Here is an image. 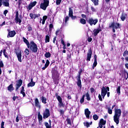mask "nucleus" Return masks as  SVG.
I'll list each match as a JSON object with an SVG mask.
<instances>
[{
	"mask_svg": "<svg viewBox=\"0 0 128 128\" xmlns=\"http://www.w3.org/2000/svg\"><path fill=\"white\" fill-rule=\"evenodd\" d=\"M122 116V110L118 108H115L114 120L116 124L120 123V118Z\"/></svg>",
	"mask_w": 128,
	"mask_h": 128,
	"instance_id": "f257e3e1",
	"label": "nucleus"
},
{
	"mask_svg": "<svg viewBox=\"0 0 128 128\" xmlns=\"http://www.w3.org/2000/svg\"><path fill=\"white\" fill-rule=\"evenodd\" d=\"M109 28H112L113 32H116V30L120 28V24L114 22L109 25Z\"/></svg>",
	"mask_w": 128,
	"mask_h": 128,
	"instance_id": "f03ea898",
	"label": "nucleus"
},
{
	"mask_svg": "<svg viewBox=\"0 0 128 128\" xmlns=\"http://www.w3.org/2000/svg\"><path fill=\"white\" fill-rule=\"evenodd\" d=\"M30 51L32 52H38V46L34 42L32 41L30 42Z\"/></svg>",
	"mask_w": 128,
	"mask_h": 128,
	"instance_id": "7ed1b4c3",
	"label": "nucleus"
},
{
	"mask_svg": "<svg viewBox=\"0 0 128 128\" xmlns=\"http://www.w3.org/2000/svg\"><path fill=\"white\" fill-rule=\"evenodd\" d=\"M48 4H50V1L48 0H44L40 4V8L44 10H46V8L48 6Z\"/></svg>",
	"mask_w": 128,
	"mask_h": 128,
	"instance_id": "20e7f679",
	"label": "nucleus"
},
{
	"mask_svg": "<svg viewBox=\"0 0 128 128\" xmlns=\"http://www.w3.org/2000/svg\"><path fill=\"white\" fill-rule=\"evenodd\" d=\"M88 24H90V26H96L98 20V19H94L92 18H89L88 20L87 21Z\"/></svg>",
	"mask_w": 128,
	"mask_h": 128,
	"instance_id": "39448f33",
	"label": "nucleus"
},
{
	"mask_svg": "<svg viewBox=\"0 0 128 128\" xmlns=\"http://www.w3.org/2000/svg\"><path fill=\"white\" fill-rule=\"evenodd\" d=\"M50 116V110L46 108L43 113V118H48Z\"/></svg>",
	"mask_w": 128,
	"mask_h": 128,
	"instance_id": "423d86ee",
	"label": "nucleus"
},
{
	"mask_svg": "<svg viewBox=\"0 0 128 128\" xmlns=\"http://www.w3.org/2000/svg\"><path fill=\"white\" fill-rule=\"evenodd\" d=\"M37 2L36 1H34V2H30L28 6H26L28 10H32V8H34V6H35Z\"/></svg>",
	"mask_w": 128,
	"mask_h": 128,
	"instance_id": "0eeeda50",
	"label": "nucleus"
},
{
	"mask_svg": "<svg viewBox=\"0 0 128 128\" xmlns=\"http://www.w3.org/2000/svg\"><path fill=\"white\" fill-rule=\"evenodd\" d=\"M108 92V90L104 87H103L102 89L101 95L102 97V98H104V96H106V94Z\"/></svg>",
	"mask_w": 128,
	"mask_h": 128,
	"instance_id": "6e6552de",
	"label": "nucleus"
},
{
	"mask_svg": "<svg viewBox=\"0 0 128 128\" xmlns=\"http://www.w3.org/2000/svg\"><path fill=\"white\" fill-rule=\"evenodd\" d=\"M15 20H16V24H18V22L19 24H20L22 22V20H20V18L18 17V12H16Z\"/></svg>",
	"mask_w": 128,
	"mask_h": 128,
	"instance_id": "1a4fd4ad",
	"label": "nucleus"
},
{
	"mask_svg": "<svg viewBox=\"0 0 128 128\" xmlns=\"http://www.w3.org/2000/svg\"><path fill=\"white\" fill-rule=\"evenodd\" d=\"M92 50H88V52L87 54V62H90V58H92Z\"/></svg>",
	"mask_w": 128,
	"mask_h": 128,
	"instance_id": "9d476101",
	"label": "nucleus"
},
{
	"mask_svg": "<svg viewBox=\"0 0 128 128\" xmlns=\"http://www.w3.org/2000/svg\"><path fill=\"white\" fill-rule=\"evenodd\" d=\"M16 55L17 56L18 62H22V52L18 50L16 52Z\"/></svg>",
	"mask_w": 128,
	"mask_h": 128,
	"instance_id": "9b49d317",
	"label": "nucleus"
},
{
	"mask_svg": "<svg viewBox=\"0 0 128 128\" xmlns=\"http://www.w3.org/2000/svg\"><path fill=\"white\" fill-rule=\"evenodd\" d=\"M22 80H18L16 84V90H18V88L22 86Z\"/></svg>",
	"mask_w": 128,
	"mask_h": 128,
	"instance_id": "f8f14e48",
	"label": "nucleus"
},
{
	"mask_svg": "<svg viewBox=\"0 0 128 128\" xmlns=\"http://www.w3.org/2000/svg\"><path fill=\"white\" fill-rule=\"evenodd\" d=\"M128 18V15L125 12H122L121 16H120V20L122 22H124V20Z\"/></svg>",
	"mask_w": 128,
	"mask_h": 128,
	"instance_id": "ddd939ff",
	"label": "nucleus"
},
{
	"mask_svg": "<svg viewBox=\"0 0 128 128\" xmlns=\"http://www.w3.org/2000/svg\"><path fill=\"white\" fill-rule=\"evenodd\" d=\"M30 16L31 18L34 20L40 16V14H34V13H31L30 14Z\"/></svg>",
	"mask_w": 128,
	"mask_h": 128,
	"instance_id": "4468645a",
	"label": "nucleus"
},
{
	"mask_svg": "<svg viewBox=\"0 0 128 128\" xmlns=\"http://www.w3.org/2000/svg\"><path fill=\"white\" fill-rule=\"evenodd\" d=\"M35 106L38 108H40V102L38 101V99L36 98L34 100Z\"/></svg>",
	"mask_w": 128,
	"mask_h": 128,
	"instance_id": "2eb2a0df",
	"label": "nucleus"
},
{
	"mask_svg": "<svg viewBox=\"0 0 128 128\" xmlns=\"http://www.w3.org/2000/svg\"><path fill=\"white\" fill-rule=\"evenodd\" d=\"M93 32H94V36H98V34L100 33V32H102V29L100 28L94 29Z\"/></svg>",
	"mask_w": 128,
	"mask_h": 128,
	"instance_id": "dca6fc26",
	"label": "nucleus"
},
{
	"mask_svg": "<svg viewBox=\"0 0 128 128\" xmlns=\"http://www.w3.org/2000/svg\"><path fill=\"white\" fill-rule=\"evenodd\" d=\"M84 114L86 116V117L88 118H90V110H88V108H86L84 110Z\"/></svg>",
	"mask_w": 128,
	"mask_h": 128,
	"instance_id": "f3484780",
	"label": "nucleus"
},
{
	"mask_svg": "<svg viewBox=\"0 0 128 128\" xmlns=\"http://www.w3.org/2000/svg\"><path fill=\"white\" fill-rule=\"evenodd\" d=\"M14 36H16V31H10L8 32V36H10V38H14Z\"/></svg>",
	"mask_w": 128,
	"mask_h": 128,
	"instance_id": "a211bd4d",
	"label": "nucleus"
},
{
	"mask_svg": "<svg viewBox=\"0 0 128 128\" xmlns=\"http://www.w3.org/2000/svg\"><path fill=\"white\" fill-rule=\"evenodd\" d=\"M98 64V62L96 61V55H94V62L93 64L92 68L93 70L96 66Z\"/></svg>",
	"mask_w": 128,
	"mask_h": 128,
	"instance_id": "6ab92c4d",
	"label": "nucleus"
},
{
	"mask_svg": "<svg viewBox=\"0 0 128 128\" xmlns=\"http://www.w3.org/2000/svg\"><path fill=\"white\" fill-rule=\"evenodd\" d=\"M2 4L4 6H10V2L8 0H2Z\"/></svg>",
	"mask_w": 128,
	"mask_h": 128,
	"instance_id": "aec40b11",
	"label": "nucleus"
},
{
	"mask_svg": "<svg viewBox=\"0 0 128 128\" xmlns=\"http://www.w3.org/2000/svg\"><path fill=\"white\" fill-rule=\"evenodd\" d=\"M77 85L80 88H82V81L80 80V76H78V78H77Z\"/></svg>",
	"mask_w": 128,
	"mask_h": 128,
	"instance_id": "412c9836",
	"label": "nucleus"
},
{
	"mask_svg": "<svg viewBox=\"0 0 128 128\" xmlns=\"http://www.w3.org/2000/svg\"><path fill=\"white\" fill-rule=\"evenodd\" d=\"M49 65H50V61L48 60H47L46 61V63L44 65V66L42 68V70H46V68Z\"/></svg>",
	"mask_w": 128,
	"mask_h": 128,
	"instance_id": "4be33fe9",
	"label": "nucleus"
},
{
	"mask_svg": "<svg viewBox=\"0 0 128 128\" xmlns=\"http://www.w3.org/2000/svg\"><path fill=\"white\" fill-rule=\"evenodd\" d=\"M23 40L24 42H25V44H26L28 48H30V42H28V40H26V38L23 37Z\"/></svg>",
	"mask_w": 128,
	"mask_h": 128,
	"instance_id": "5701e85b",
	"label": "nucleus"
},
{
	"mask_svg": "<svg viewBox=\"0 0 128 128\" xmlns=\"http://www.w3.org/2000/svg\"><path fill=\"white\" fill-rule=\"evenodd\" d=\"M55 96H56L58 100V102H62V97H60V96H58V93H56L55 94Z\"/></svg>",
	"mask_w": 128,
	"mask_h": 128,
	"instance_id": "b1692460",
	"label": "nucleus"
},
{
	"mask_svg": "<svg viewBox=\"0 0 128 128\" xmlns=\"http://www.w3.org/2000/svg\"><path fill=\"white\" fill-rule=\"evenodd\" d=\"M14 88V86H12V84H10L8 87V90H9V92H12Z\"/></svg>",
	"mask_w": 128,
	"mask_h": 128,
	"instance_id": "393cba45",
	"label": "nucleus"
},
{
	"mask_svg": "<svg viewBox=\"0 0 128 128\" xmlns=\"http://www.w3.org/2000/svg\"><path fill=\"white\" fill-rule=\"evenodd\" d=\"M74 14V12L72 10V8H69V12H68V16H73Z\"/></svg>",
	"mask_w": 128,
	"mask_h": 128,
	"instance_id": "a878e982",
	"label": "nucleus"
},
{
	"mask_svg": "<svg viewBox=\"0 0 128 128\" xmlns=\"http://www.w3.org/2000/svg\"><path fill=\"white\" fill-rule=\"evenodd\" d=\"M108 112L109 114H112V109L110 107L107 108Z\"/></svg>",
	"mask_w": 128,
	"mask_h": 128,
	"instance_id": "bb28decb",
	"label": "nucleus"
},
{
	"mask_svg": "<svg viewBox=\"0 0 128 128\" xmlns=\"http://www.w3.org/2000/svg\"><path fill=\"white\" fill-rule=\"evenodd\" d=\"M47 18H48V16H43L42 21V24H44V23L46 22V20Z\"/></svg>",
	"mask_w": 128,
	"mask_h": 128,
	"instance_id": "cd10ccee",
	"label": "nucleus"
},
{
	"mask_svg": "<svg viewBox=\"0 0 128 128\" xmlns=\"http://www.w3.org/2000/svg\"><path fill=\"white\" fill-rule=\"evenodd\" d=\"M35 84H36V82H30L29 84H28V88H30V86H31V87L34 86Z\"/></svg>",
	"mask_w": 128,
	"mask_h": 128,
	"instance_id": "c85d7f7f",
	"label": "nucleus"
},
{
	"mask_svg": "<svg viewBox=\"0 0 128 128\" xmlns=\"http://www.w3.org/2000/svg\"><path fill=\"white\" fill-rule=\"evenodd\" d=\"M41 100L43 104H46V98L44 96H42Z\"/></svg>",
	"mask_w": 128,
	"mask_h": 128,
	"instance_id": "c756f323",
	"label": "nucleus"
},
{
	"mask_svg": "<svg viewBox=\"0 0 128 128\" xmlns=\"http://www.w3.org/2000/svg\"><path fill=\"white\" fill-rule=\"evenodd\" d=\"M80 22L82 24H86V20L84 18H81L80 19Z\"/></svg>",
	"mask_w": 128,
	"mask_h": 128,
	"instance_id": "7c9ffc66",
	"label": "nucleus"
},
{
	"mask_svg": "<svg viewBox=\"0 0 128 128\" xmlns=\"http://www.w3.org/2000/svg\"><path fill=\"white\" fill-rule=\"evenodd\" d=\"M45 42H50V36L48 35L46 36Z\"/></svg>",
	"mask_w": 128,
	"mask_h": 128,
	"instance_id": "2f4dec72",
	"label": "nucleus"
},
{
	"mask_svg": "<svg viewBox=\"0 0 128 128\" xmlns=\"http://www.w3.org/2000/svg\"><path fill=\"white\" fill-rule=\"evenodd\" d=\"M106 120H104V119H101L100 120V124H103V126H104V124H106Z\"/></svg>",
	"mask_w": 128,
	"mask_h": 128,
	"instance_id": "473e14b6",
	"label": "nucleus"
},
{
	"mask_svg": "<svg viewBox=\"0 0 128 128\" xmlns=\"http://www.w3.org/2000/svg\"><path fill=\"white\" fill-rule=\"evenodd\" d=\"M94 2V6H98V0H91Z\"/></svg>",
	"mask_w": 128,
	"mask_h": 128,
	"instance_id": "72a5a7b5",
	"label": "nucleus"
},
{
	"mask_svg": "<svg viewBox=\"0 0 128 128\" xmlns=\"http://www.w3.org/2000/svg\"><path fill=\"white\" fill-rule=\"evenodd\" d=\"M38 120L39 122H40V120H42V116L40 115V114H38Z\"/></svg>",
	"mask_w": 128,
	"mask_h": 128,
	"instance_id": "f704fd0d",
	"label": "nucleus"
},
{
	"mask_svg": "<svg viewBox=\"0 0 128 128\" xmlns=\"http://www.w3.org/2000/svg\"><path fill=\"white\" fill-rule=\"evenodd\" d=\"M118 94H120V86H118L116 90Z\"/></svg>",
	"mask_w": 128,
	"mask_h": 128,
	"instance_id": "c9c22d12",
	"label": "nucleus"
},
{
	"mask_svg": "<svg viewBox=\"0 0 128 128\" xmlns=\"http://www.w3.org/2000/svg\"><path fill=\"white\" fill-rule=\"evenodd\" d=\"M44 56L47 58H50V52H46Z\"/></svg>",
	"mask_w": 128,
	"mask_h": 128,
	"instance_id": "e433bc0d",
	"label": "nucleus"
},
{
	"mask_svg": "<svg viewBox=\"0 0 128 128\" xmlns=\"http://www.w3.org/2000/svg\"><path fill=\"white\" fill-rule=\"evenodd\" d=\"M52 28H54V25L51 24L49 25V31L52 32Z\"/></svg>",
	"mask_w": 128,
	"mask_h": 128,
	"instance_id": "4c0bfd02",
	"label": "nucleus"
},
{
	"mask_svg": "<svg viewBox=\"0 0 128 128\" xmlns=\"http://www.w3.org/2000/svg\"><path fill=\"white\" fill-rule=\"evenodd\" d=\"M86 97L87 100H90V94H88V92H87L86 94Z\"/></svg>",
	"mask_w": 128,
	"mask_h": 128,
	"instance_id": "58836bf2",
	"label": "nucleus"
},
{
	"mask_svg": "<svg viewBox=\"0 0 128 128\" xmlns=\"http://www.w3.org/2000/svg\"><path fill=\"white\" fill-rule=\"evenodd\" d=\"M84 96H86V95H83L82 96V98L80 100V104H82L84 102Z\"/></svg>",
	"mask_w": 128,
	"mask_h": 128,
	"instance_id": "ea45409f",
	"label": "nucleus"
},
{
	"mask_svg": "<svg viewBox=\"0 0 128 128\" xmlns=\"http://www.w3.org/2000/svg\"><path fill=\"white\" fill-rule=\"evenodd\" d=\"M4 56L5 58H8V56L6 52V50H4Z\"/></svg>",
	"mask_w": 128,
	"mask_h": 128,
	"instance_id": "a19ab883",
	"label": "nucleus"
},
{
	"mask_svg": "<svg viewBox=\"0 0 128 128\" xmlns=\"http://www.w3.org/2000/svg\"><path fill=\"white\" fill-rule=\"evenodd\" d=\"M93 118L94 120H98V116L96 114H94L93 116Z\"/></svg>",
	"mask_w": 128,
	"mask_h": 128,
	"instance_id": "79ce46f5",
	"label": "nucleus"
},
{
	"mask_svg": "<svg viewBox=\"0 0 128 128\" xmlns=\"http://www.w3.org/2000/svg\"><path fill=\"white\" fill-rule=\"evenodd\" d=\"M70 20V17L68 16H66L65 18V24H68V22Z\"/></svg>",
	"mask_w": 128,
	"mask_h": 128,
	"instance_id": "37998d69",
	"label": "nucleus"
},
{
	"mask_svg": "<svg viewBox=\"0 0 128 128\" xmlns=\"http://www.w3.org/2000/svg\"><path fill=\"white\" fill-rule=\"evenodd\" d=\"M58 106L60 108H62V106H64V103H62V101L59 102Z\"/></svg>",
	"mask_w": 128,
	"mask_h": 128,
	"instance_id": "c03bdc74",
	"label": "nucleus"
},
{
	"mask_svg": "<svg viewBox=\"0 0 128 128\" xmlns=\"http://www.w3.org/2000/svg\"><path fill=\"white\" fill-rule=\"evenodd\" d=\"M84 126H86V128H88L90 126V123L88 122H84Z\"/></svg>",
	"mask_w": 128,
	"mask_h": 128,
	"instance_id": "a18cd8bd",
	"label": "nucleus"
},
{
	"mask_svg": "<svg viewBox=\"0 0 128 128\" xmlns=\"http://www.w3.org/2000/svg\"><path fill=\"white\" fill-rule=\"evenodd\" d=\"M24 52H25L26 54H27V55L30 54V51L28 50V48H26Z\"/></svg>",
	"mask_w": 128,
	"mask_h": 128,
	"instance_id": "49530a36",
	"label": "nucleus"
},
{
	"mask_svg": "<svg viewBox=\"0 0 128 128\" xmlns=\"http://www.w3.org/2000/svg\"><path fill=\"white\" fill-rule=\"evenodd\" d=\"M60 2H62V0H56V4H57V6L60 4Z\"/></svg>",
	"mask_w": 128,
	"mask_h": 128,
	"instance_id": "de8ad7c7",
	"label": "nucleus"
},
{
	"mask_svg": "<svg viewBox=\"0 0 128 128\" xmlns=\"http://www.w3.org/2000/svg\"><path fill=\"white\" fill-rule=\"evenodd\" d=\"M28 32H32V26H28Z\"/></svg>",
	"mask_w": 128,
	"mask_h": 128,
	"instance_id": "09e8293b",
	"label": "nucleus"
},
{
	"mask_svg": "<svg viewBox=\"0 0 128 128\" xmlns=\"http://www.w3.org/2000/svg\"><path fill=\"white\" fill-rule=\"evenodd\" d=\"M44 124H45V126H46V128H50V124H48V122H45Z\"/></svg>",
	"mask_w": 128,
	"mask_h": 128,
	"instance_id": "8fccbe9b",
	"label": "nucleus"
},
{
	"mask_svg": "<svg viewBox=\"0 0 128 128\" xmlns=\"http://www.w3.org/2000/svg\"><path fill=\"white\" fill-rule=\"evenodd\" d=\"M98 98H99V100H100V102H102V96L100 95V94H98Z\"/></svg>",
	"mask_w": 128,
	"mask_h": 128,
	"instance_id": "3c124183",
	"label": "nucleus"
},
{
	"mask_svg": "<svg viewBox=\"0 0 128 128\" xmlns=\"http://www.w3.org/2000/svg\"><path fill=\"white\" fill-rule=\"evenodd\" d=\"M128 54V51H125L124 53L123 54V56H126Z\"/></svg>",
	"mask_w": 128,
	"mask_h": 128,
	"instance_id": "603ef678",
	"label": "nucleus"
},
{
	"mask_svg": "<svg viewBox=\"0 0 128 128\" xmlns=\"http://www.w3.org/2000/svg\"><path fill=\"white\" fill-rule=\"evenodd\" d=\"M0 68H4V63L2 60H0Z\"/></svg>",
	"mask_w": 128,
	"mask_h": 128,
	"instance_id": "864d4df0",
	"label": "nucleus"
},
{
	"mask_svg": "<svg viewBox=\"0 0 128 128\" xmlns=\"http://www.w3.org/2000/svg\"><path fill=\"white\" fill-rule=\"evenodd\" d=\"M70 18H71L72 20H76V16H74V15L70 16Z\"/></svg>",
	"mask_w": 128,
	"mask_h": 128,
	"instance_id": "5fc2aeb1",
	"label": "nucleus"
},
{
	"mask_svg": "<svg viewBox=\"0 0 128 128\" xmlns=\"http://www.w3.org/2000/svg\"><path fill=\"white\" fill-rule=\"evenodd\" d=\"M88 42H92V38L90 37H88Z\"/></svg>",
	"mask_w": 128,
	"mask_h": 128,
	"instance_id": "6e6d98bb",
	"label": "nucleus"
},
{
	"mask_svg": "<svg viewBox=\"0 0 128 128\" xmlns=\"http://www.w3.org/2000/svg\"><path fill=\"white\" fill-rule=\"evenodd\" d=\"M61 42L62 44H63L64 46H66V44H64V40H61Z\"/></svg>",
	"mask_w": 128,
	"mask_h": 128,
	"instance_id": "4d7b16f0",
	"label": "nucleus"
},
{
	"mask_svg": "<svg viewBox=\"0 0 128 128\" xmlns=\"http://www.w3.org/2000/svg\"><path fill=\"white\" fill-rule=\"evenodd\" d=\"M66 120H67V122H68V124H70L71 122H70V119L68 118V119H67Z\"/></svg>",
	"mask_w": 128,
	"mask_h": 128,
	"instance_id": "13d9d810",
	"label": "nucleus"
},
{
	"mask_svg": "<svg viewBox=\"0 0 128 128\" xmlns=\"http://www.w3.org/2000/svg\"><path fill=\"white\" fill-rule=\"evenodd\" d=\"M8 10H5L4 12V14L5 16H6V14H8Z\"/></svg>",
	"mask_w": 128,
	"mask_h": 128,
	"instance_id": "bf43d9fd",
	"label": "nucleus"
},
{
	"mask_svg": "<svg viewBox=\"0 0 128 128\" xmlns=\"http://www.w3.org/2000/svg\"><path fill=\"white\" fill-rule=\"evenodd\" d=\"M20 94H22V96H23L24 97L26 96V93H24V92H20Z\"/></svg>",
	"mask_w": 128,
	"mask_h": 128,
	"instance_id": "052dcab7",
	"label": "nucleus"
},
{
	"mask_svg": "<svg viewBox=\"0 0 128 128\" xmlns=\"http://www.w3.org/2000/svg\"><path fill=\"white\" fill-rule=\"evenodd\" d=\"M24 0H18V4H22V1Z\"/></svg>",
	"mask_w": 128,
	"mask_h": 128,
	"instance_id": "680f3d73",
	"label": "nucleus"
},
{
	"mask_svg": "<svg viewBox=\"0 0 128 128\" xmlns=\"http://www.w3.org/2000/svg\"><path fill=\"white\" fill-rule=\"evenodd\" d=\"M17 98H18V96H14L12 98V100H13L14 102L16 100Z\"/></svg>",
	"mask_w": 128,
	"mask_h": 128,
	"instance_id": "e2e57ef3",
	"label": "nucleus"
},
{
	"mask_svg": "<svg viewBox=\"0 0 128 128\" xmlns=\"http://www.w3.org/2000/svg\"><path fill=\"white\" fill-rule=\"evenodd\" d=\"M6 24V22H4L1 24H0V26H4Z\"/></svg>",
	"mask_w": 128,
	"mask_h": 128,
	"instance_id": "0e129e2a",
	"label": "nucleus"
},
{
	"mask_svg": "<svg viewBox=\"0 0 128 128\" xmlns=\"http://www.w3.org/2000/svg\"><path fill=\"white\" fill-rule=\"evenodd\" d=\"M90 92L92 93L94 92V88H91Z\"/></svg>",
	"mask_w": 128,
	"mask_h": 128,
	"instance_id": "69168bd1",
	"label": "nucleus"
},
{
	"mask_svg": "<svg viewBox=\"0 0 128 128\" xmlns=\"http://www.w3.org/2000/svg\"><path fill=\"white\" fill-rule=\"evenodd\" d=\"M4 126V122H2L1 124V127Z\"/></svg>",
	"mask_w": 128,
	"mask_h": 128,
	"instance_id": "338daca9",
	"label": "nucleus"
},
{
	"mask_svg": "<svg viewBox=\"0 0 128 128\" xmlns=\"http://www.w3.org/2000/svg\"><path fill=\"white\" fill-rule=\"evenodd\" d=\"M102 126H104V124H101L100 123V124H99V128H102Z\"/></svg>",
	"mask_w": 128,
	"mask_h": 128,
	"instance_id": "774afa93",
	"label": "nucleus"
}]
</instances>
